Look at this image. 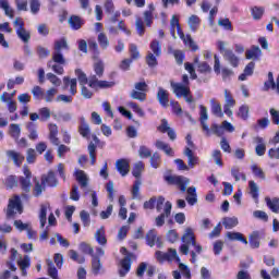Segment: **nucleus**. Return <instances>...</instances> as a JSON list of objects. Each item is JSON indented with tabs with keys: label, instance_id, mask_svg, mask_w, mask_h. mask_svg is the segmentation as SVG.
Wrapping results in <instances>:
<instances>
[{
	"label": "nucleus",
	"instance_id": "de8ad7c7",
	"mask_svg": "<svg viewBox=\"0 0 279 279\" xmlns=\"http://www.w3.org/2000/svg\"><path fill=\"white\" fill-rule=\"evenodd\" d=\"M35 186L33 189V193L35 197H40L43 195V192L45 191V184L40 183L37 178L34 179Z\"/></svg>",
	"mask_w": 279,
	"mask_h": 279
},
{
	"label": "nucleus",
	"instance_id": "58836bf2",
	"mask_svg": "<svg viewBox=\"0 0 279 279\" xmlns=\"http://www.w3.org/2000/svg\"><path fill=\"white\" fill-rule=\"evenodd\" d=\"M156 241H158V234L156 233V230L151 229L146 234V243L149 247H154Z\"/></svg>",
	"mask_w": 279,
	"mask_h": 279
},
{
	"label": "nucleus",
	"instance_id": "bb28decb",
	"mask_svg": "<svg viewBox=\"0 0 279 279\" xmlns=\"http://www.w3.org/2000/svg\"><path fill=\"white\" fill-rule=\"evenodd\" d=\"M186 193L187 195L185 199L187 204H190V206H195V203L197 202V190L195 189V186L189 187Z\"/></svg>",
	"mask_w": 279,
	"mask_h": 279
},
{
	"label": "nucleus",
	"instance_id": "6e6d98bb",
	"mask_svg": "<svg viewBox=\"0 0 279 279\" xmlns=\"http://www.w3.org/2000/svg\"><path fill=\"white\" fill-rule=\"evenodd\" d=\"M47 265H48V276H50V278L52 279H59L58 269H56L53 262L51 259H47Z\"/></svg>",
	"mask_w": 279,
	"mask_h": 279
},
{
	"label": "nucleus",
	"instance_id": "b1692460",
	"mask_svg": "<svg viewBox=\"0 0 279 279\" xmlns=\"http://www.w3.org/2000/svg\"><path fill=\"white\" fill-rule=\"evenodd\" d=\"M75 178L81 185V189H86V186H88V175H86V172H84L83 170H76Z\"/></svg>",
	"mask_w": 279,
	"mask_h": 279
},
{
	"label": "nucleus",
	"instance_id": "a19ab883",
	"mask_svg": "<svg viewBox=\"0 0 279 279\" xmlns=\"http://www.w3.org/2000/svg\"><path fill=\"white\" fill-rule=\"evenodd\" d=\"M150 50L157 58H160V56H162V46L160 45V41H158L157 39H154L150 43Z\"/></svg>",
	"mask_w": 279,
	"mask_h": 279
},
{
	"label": "nucleus",
	"instance_id": "8fccbe9b",
	"mask_svg": "<svg viewBox=\"0 0 279 279\" xmlns=\"http://www.w3.org/2000/svg\"><path fill=\"white\" fill-rule=\"evenodd\" d=\"M98 45L100 46V48L106 50L108 49V47H110V39H108V36H106L104 33H100L98 35Z\"/></svg>",
	"mask_w": 279,
	"mask_h": 279
},
{
	"label": "nucleus",
	"instance_id": "6e6552de",
	"mask_svg": "<svg viewBox=\"0 0 279 279\" xmlns=\"http://www.w3.org/2000/svg\"><path fill=\"white\" fill-rule=\"evenodd\" d=\"M24 177H20V185L24 193H29L32 191V171L27 166L23 167Z\"/></svg>",
	"mask_w": 279,
	"mask_h": 279
},
{
	"label": "nucleus",
	"instance_id": "0e129e2a",
	"mask_svg": "<svg viewBox=\"0 0 279 279\" xmlns=\"http://www.w3.org/2000/svg\"><path fill=\"white\" fill-rule=\"evenodd\" d=\"M131 99H136L137 101H145V99H147V94L133 89L131 92Z\"/></svg>",
	"mask_w": 279,
	"mask_h": 279
},
{
	"label": "nucleus",
	"instance_id": "f704fd0d",
	"mask_svg": "<svg viewBox=\"0 0 279 279\" xmlns=\"http://www.w3.org/2000/svg\"><path fill=\"white\" fill-rule=\"evenodd\" d=\"M17 38H21V40L23 43H25V45H27V43H29V40L32 39V34L29 33V31L25 29V28H17L15 29Z\"/></svg>",
	"mask_w": 279,
	"mask_h": 279
},
{
	"label": "nucleus",
	"instance_id": "603ef678",
	"mask_svg": "<svg viewBox=\"0 0 279 279\" xmlns=\"http://www.w3.org/2000/svg\"><path fill=\"white\" fill-rule=\"evenodd\" d=\"M40 121H49L51 119V109L43 107L38 110Z\"/></svg>",
	"mask_w": 279,
	"mask_h": 279
},
{
	"label": "nucleus",
	"instance_id": "4c0bfd02",
	"mask_svg": "<svg viewBox=\"0 0 279 279\" xmlns=\"http://www.w3.org/2000/svg\"><path fill=\"white\" fill-rule=\"evenodd\" d=\"M62 49H65L69 51V41H66V38H61L54 41L53 45V51H60L62 52Z\"/></svg>",
	"mask_w": 279,
	"mask_h": 279
},
{
	"label": "nucleus",
	"instance_id": "393cba45",
	"mask_svg": "<svg viewBox=\"0 0 279 279\" xmlns=\"http://www.w3.org/2000/svg\"><path fill=\"white\" fill-rule=\"evenodd\" d=\"M227 239H229V241H240V243H244V245H247V239H245V236L243 235V233L241 232H232L229 231L226 233Z\"/></svg>",
	"mask_w": 279,
	"mask_h": 279
},
{
	"label": "nucleus",
	"instance_id": "a211bd4d",
	"mask_svg": "<svg viewBox=\"0 0 279 279\" xmlns=\"http://www.w3.org/2000/svg\"><path fill=\"white\" fill-rule=\"evenodd\" d=\"M7 156L11 160H13L15 167H21V165H23V161L25 160V156L16 150H7Z\"/></svg>",
	"mask_w": 279,
	"mask_h": 279
},
{
	"label": "nucleus",
	"instance_id": "a878e982",
	"mask_svg": "<svg viewBox=\"0 0 279 279\" xmlns=\"http://www.w3.org/2000/svg\"><path fill=\"white\" fill-rule=\"evenodd\" d=\"M68 23L72 29H82L84 25V20L77 15H72L68 20Z\"/></svg>",
	"mask_w": 279,
	"mask_h": 279
},
{
	"label": "nucleus",
	"instance_id": "69168bd1",
	"mask_svg": "<svg viewBox=\"0 0 279 279\" xmlns=\"http://www.w3.org/2000/svg\"><path fill=\"white\" fill-rule=\"evenodd\" d=\"M156 54H154L153 52H148L146 56V63L148 64V66H158V60L156 59Z\"/></svg>",
	"mask_w": 279,
	"mask_h": 279
},
{
	"label": "nucleus",
	"instance_id": "864d4df0",
	"mask_svg": "<svg viewBox=\"0 0 279 279\" xmlns=\"http://www.w3.org/2000/svg\"><path fill=\"white\" fill-rule=\"evenodd\" d=\"M210 104H211L213 114L219 118L223 117V110L221 109V105L215 100H210Z\"/></svg>",
	"mask_w": 279,
	"mask_h": 279
},
{
	"label": "nucleus",
	"instance_id": "09e8293b",
	"mask_svg": "<svg viewBox=\"0 0 279 279\" xmlns=\"http://www.w3.org/2000/svg\"><path fill=\"white\" fill-rule=\"evenodd\" d=\"M248 186L251 196L253 197L255 203L258 204V185L256 184V182L250 181Z\"/></svg>",
	"mask_w": 279,
	"mask_h": 279
},
{
	"label": "nucleus",
	"instance_id": "37998d69",
	"mask_svg": "<svg viewBox=\"0 0 279 279\" xmlns=\"http://www.w3.org/2000/svg\"><path fill=\"white\" fill-rule=\"evenodd\" d=\"M36 53L39 60H45V58H49V56H51V50L44 46H37Z\"/></svg>",
	"mask_w": 279,
	"mask_h": 279
},
{
	"label": "nucleus",
	"instance_id": "ea45409f",
	"mask_svg": "<svg viewBox=\"0 0 279 279\" xmlns=\"http://www.w3.org/2000/svg\"><path fill=\"white\" fill-rule=\"evenodd\" d=\"M58 95V89L56 87L49 88L47 92H44V100L46 104H51L54 97Z\"/></svg>",
	"mask_w": 279,
	"mask_h": 279
},
{
	"label": "nucleus",
	"instance_id": "aec40b11",
	"mask_svg": "<svg viewBox=\"0 0 279 279\" xmlns=\"http://www.w3.org/2000/svg\"><path fill=\"white\" fill-rule=\"evenodd\" d=\"M155 147H157L160 151L165 153L166 156H174V151L173 148H171V146L167 143V142H162L161 140H157L155 142Z\"/></svg>",
	"mask_w": 279,
	"mask_h": 279
},
{
	"label": "nucleus",
	"instance_id": "c9c22d12",
	"mask_svg": "<svg viewBox=\"0 0 279 279\" xmlns=\"http://www.w3.org/2000/svg\"><path fill=\"white\" fill-rule=\"evenodd\" d=\"M201 23L202 20H199V16L197 15H191L187 20V25L192 32H197Z\"/></svg>",
	"mask_w": 279,
	"mask_h": 279
},
{
	"label": "nucleus",
	"instance_id": "7c9ffc66",
	"mask_svg": "<svg viewBox=\"0 0 279 279\" xmlns=\"http://www.w3.org/2000/svg\"><path fill=\"white\" fill-rule=\"evenodd\" d=\"M47 208H49L47 204L40 205L38 219L41 229L45 228V226H47Z\"/></svg>",
	"mask_w": 279,
	"mask_h": 279
},
{
	"label": "nucleus",
	"instance_id": "5701e85b",
	"mask_svg": "<svg viewBox=\"0 0 279 279\" xmlns=\"http://www.w3.org/2000/svg\"><path fill=\"white\" fill-rule=\"evenodd\" d=\"M248 243L253 250H258L260 247V232L253 231L250 234Z\"/></svg>",
	"mask_w": 279,
	"mask_h": 279
},
{
	"label": "nucleus",
	"instance_id": "2eb2a0df",
	"mask_svg": "<svg viewBox=\"0 0 279 279\" xmlns=\"http://www.w3.org/2000/svg\"><path fill=\"white\" fill-rule=\"evenodd\" d=\"M183 154L187 158V167L190 169H193L196 165H199V157L195 156L191 147H185Z\"/></svg>",
	"mask_w": 279,
	"mask_h": 279
},
{
	"label": "nucleus",
	"instance_id": "ddd939ff",
	"mask_svg": "<svg viewBox=\"0 0 279 279\" xmlns=\"http://www.w3.org/2000/svg\"><path fill=\"white\" fill-rule=\"evenodd\" d=\"M104 8L105 12L110 15V21L117 23V19L121 16V13L114 12V2L112 0H105Z\"/></svg>",
	"mask_w": 279,
	"mask_h": 279
},
{
	"label": "nucleus",
	"instance_id": "2f4dec72",
	"mask_svg": "<svg viewBox=\"0 0 279 279\" xmlns=\"http://www.w3.org/2000/svg\"><path fill=\"white\" fill-rule=\"evenodd\" d=\"M254 142L257 144V146L255 147V153L258 156H265V151H267V146L265 145L263 137H255Z\"/></svg>",
	"mask_w": 279,
	"mask_h": 279
},
{
	"label": "nucleus",
	"instance_id": "c85d7f7f",
	"mask_svg": "<svg viewBox=\"0 0 279 279\" xmlns=\"http://www.w3.org/2000/svg\"><path fill=\"white\" fill-rule=\"evenodd\" d=\"M255 66H256V64L254 62H250L245 66L244 72L239 76L240 82H245V80H247V77H250L251 75H254Z\"/></svg>",
	"mask_w": 279,
	"mask_h": 279
},
{
	"label": "nucleus",
	"instance_id": "9b49d317",
	"mask_svg": "<svg viewBox=\"0 0 279 279\" xmlns=\"http://www.w3.org/2000/svg\"><path fill=\"white\" fill-rule=\"evenodd\" d=\"M170 86L172 93H174L178 98L184 97V95H191V87L189 85H182L181 83L170 81Z\"/></svg>",
	"mask_w": 279,
	"mask_h": 279
},
{
	"label": "nucleus",
	"instance_id": "c756f323",
	"mask_svg": "<svg viewBox=\"0 0 279 279\" xmlns=\"http://www.w3.org/2000/svg\"><path fill=\"white\" fill-rule=\"evenodd\" d=\"M222 226H225L226 230H232V228H236V226H239V218L225 217L222 219Z\"/></svg>",
	"mask_w": 279,
	"mask_h": 279
},
{
	"label": "nucleus",
	"instance_id": "f3484780",
	"mask_svg": "<svg viewBox=\"0 0 279 279\" xmlns=\"http://www.w3.org/2000/svg\"><path fill=\"white\" fill-rule=\"evenodd\" d=\"M41 184H44V186H58V179H56V173H53V171H49L47 174L41 175Z\"/></svg>",
	"mask_w": 279,
	"mask_h": 279
},
{
	"label": "nucleus",
	"instance_id": "9d476101",
	"mask_svg": "<svg viewBox=\"0 0 279 279\" xmlns=\"http://www.w3.org/2000/svg\"><path fill=\"white\" fill-rule=\"evenodd\" d=\"M171 208H173L171 202H166L163 213L155 218V223L157 228H162V226H165V219L171 217Z\"/></svg>",
	"mask_w": 279,
	"mask_h": 279
},
{
	"label": "nucleus",
	"instance_id": "dca6fc26",
	"mask_svg": "<svg viewBox=\"0 0 279 279\" xmlns=\"http://www.w3.org/2000/svg\"><path fill=\"white\" fill-rule=\"evenodd\" d=\"M157 101L162 108H169V92L162 87H158Z\"/></svg>",
	"mask_w": 279,
	"mask_h": 279
},
{
	"label": "nucleus",
	"instance_id": "7ed1b4c3",
	"mask_svg": "<svg viewBox=\"0 0 279 279\" xmlns=\"http://www.w3.org/2000/svg\"><path fill=\"white\" fill-rule=\"evenodd\" d=\"M170 25H171V36L173 38H175V29H177L178 35L181 38V40H183V43H185V45H189V47L193 51H197V49H198L197 44H195L193 38H191V35H187L185 37L184 33L182 32V28H180V20L178 19V16H175V15L172 16V19L170 21Z\"/></svg>",
	"mask_w": 279,
	"mask_h": 279
},
{
	"label": "nucleus",
	"instance_id": "cd10ccee",
	"mask_svg": "<svg viewBox=\"0 0 279 279\" xmlns=\"http://www.w3.org/2000/svg\"><path fill=\"white\" fill-rule=\"evenodd\" d=\"M148 8L149 10L144 12V23L147 27H151V23H154V11L156 8H154L153 3H150Z\"/></svg>",
	"mask_w": 279,
	"mask_h": 279
},
{
	"label": "nucleus",
	"instance_id": "4468645a",
	"mask_svg": "<svg viewBox=\"0 0 279 279\" xmlns=\"http://www.w3.org/2000/svg\"><path fill=\"white\" fill-rule=\"evenodd\" d=\"M132 258H134V254H130L122 259L121 269L119 270L121 278L126 276L130 269L132 268Z\"/></svg>",
	"mask_w": 279,
	"mask_h": 279
},
{
	"label": "nucleus",
	"instance_id": "3c124183",
	"mask_svg": "<svg viewBox=\"0 0 279 279\" xmlns=\"http://www.w3.org/2000/svg\"><path fill=\"white\" fill-rule=\"evenodd\" d=\"M52 61H54L56 64H66V59L64 58V54L57 50L52 51Z\"/></svg>",
	"mask_w": 279,
	"mask_h": 279
},
{
	"label": "nucleus",
	"instance_id": "4be33fe9",
	"mask_svg": "<svg viewBox=\"0 0 279 279\" xmlns=\"http://www.w3.org/2000/svg\"><path fill=\"white\" fill-rule=\"evenodd\" d=\"M63 84L65 88H69L70 86L71 95H77V78H70L69 76H64Z\"/></svg>",
	"mask_w": 279,
	"mask_h": 279
},
{
	"label": "nucleus",
	"instance_id": "4d7b16f0",
	"mask_svg": "<svg viewBox=\"0 0 279 279\" xmlns=\"http://www.w3.org/2000/svg\"><path fill=\"white\" fill-rule=\"evenodd\" d=\"M95 151H97V146L95 145V143L90 142L88 145V154L92 165H95V162H97V155L95 154Z\"/></svg>",
	"mask_w": 279,
	"mask_h": 279
},
{
	"label": "nucleus",
	"instance_id": "6ab92c4d",
	"mask_svg": "<svg viewBox=\"0 0 279 279\" xmlns=\"http://www.w3.org/2000/svg\"><path fill=\"white\" fill-rule=\"evenodd\" d=\"M78 132L83 138H90V125L86 123V118H80Z\"/></svg>",
	"mask_w": 279,
	"mask_h": 279
},
{
	"label": "nucleus",
	"instance_id": "412c9836",
	"mask_svg": "<svg viewBox=\"0 0 279 279\" xmlns=\"http://www.w3.org/2000/svg\"><path fill=\"white\" fill-rule=\"evenodd\" d=\"M116 167L123 178H125V175L130 173V162H128V159L117 160Z\"/></svg>",
	"mask_w": 279,
	"mask_h": 279
},
{
	"label": "nucleus",
	"instance_id": "bf43d9fd",
	"mask_svg": "<svg viewBox=\"0 0 279 279\" xmlns=\"http://www.w3.org/2000/svg\"><path fill=\"white\" fill-rule=\"evenodd\" d=\"M94 71L96 73V77H104V61H96L94 63Z\"/></svg>",
	"mask_w": 279,
	"mask_h": 279
},
{
	"label": "nucleus",
	"instance_id": "79ce46f5",
	"mask_svg": "<svg viewBox=\"0 0 279 279\" xmlns=\"http://www.w3.org/2000/svg\"><path fill=\"white\" fill-rule=\"evenodd\" d=\"M95 239L99 245H106V243H108V240L106 239V230H104V227L96 231Z\"/></svg>",
	"mask_w": 279,
	"mask_h": 279
},
{
	"label": "nucleus",
	"instance_id": "423d86ee",
	"mask_svg": "<svg viewBox=\"0 0 279 279\" xmlns=\"http://www.w3.org/2000/svg\"><path fill=\"white\" fill-rule=\"evenodd\" d=\"M155 258L158 263H165L167 260H177L178 263H180V257H178V251H175V248H169L167 253L157 251L155 253Z\"/></svg>",
	"mask_w": 279,
	"mask_h": 279
},
{
	"label": "nucleus",
	"instance_id": "338daca9",
	"mask_svg": "<svg viewBox=\"0 0 279 279\" xmlns=\"http://www.w3.org/2000/svg\"><path fill=\"white\" fill-rule=\"evenodd\" d=\"M160 162H161L160 154L155 153L153 156L150 155V166L154 169H158V167H160Z\"/></svg>",
	"mask_w": 279,
	"mask_h": 279
},
{
	"label": "nucleus",
	"instance_id": "052dcab7",
	"mask_svg": "<svg viewBox=\"0 0 279 279\" xmlns=\"http://www.w3.org/2000/svg\"><path fill=\"white\" fill-rule=\"evenodd\" d=\"M129 53L131 56V60H138L141 58V52L138 51V47L136 45L131 44L129 46Z\"/></svg>",
	"mask_w": 279,
	"mask_h": 279
},
{
	"label": "nucleus",
	"instance_id": "c03bdc74",
	"mask_svg": "<svg viewBox=\"0 0 279 279\" xmlns=\"http://www.w3.org/2000/svg\"><path fill=\"white\" fill-rule=\"evenodd\" d=\"M33 98L37 99L38 101L43 100L45 97V89L43 87L36 85L31 90Z\"/></svg>",
	"mask_w": 279,
	"mask_h": 279
},
{
	"label": "nucleus",
	"instance_id": "e433bc0d",
	"mask_svg": "<svg viewBox=\"0 0 279 279\" xmlns=\"http://www.w3.org/2000/svg\"><path fill=\"white\" fill-rule=\"evenodd\" d=\"M266 205L268 206V208L271 210V213H279V198L275 197V198H269L266 197L265 198Z\"/></svg>",
	"mask_w": 279,
	"mask_h": 279
},
{
	"label": "nucleus",
	"instance_id": "473e14b6",
	"mask_svg": "<svg viewBox=\"0 0 279 279\" xmlns=\"http://www.w3.org/2000/svg\"><path fill=\"white\" fill-rule=\"evenodd\" d=\"M9 134L14 138V141H19L21 138V124L12 123L9 125Z\"/></svg>",
	"mask_w": 279,
	"mask_h": 279
},
{
	"label": "nucleus",
	"instance_id": "f8f14e48",
	"mask_svg": "<svg viewBox=\"0 0 279 279\" xmlns=\"http://www.w3.org/2000/svg\"><path fill=\"white\" fill-rule=\"evenodd\" d=\"M201 128L203 130V132L205 133L206 136H210V128L208 126V123L206 121H208V109L206 107H204V105H201Z\"/></svg>",
	"mask_w": 279,
	"mask_h": 279
},
{
	"label": "nucleus",
	"instance_id": "39448f33",
	"mask_svg": "<svg viewBox=\"0 0 279 279\" xmlns=\"http://www.w3.org/2000/svg\"><path fill=\"white\" fill-rule=\"evenodd\" d=\"M16 213H20V215L21 213H23V205L21 204V197L19 195H13V197L9 199V205L7 208L8 219H11V217H14Z\"/></svg>",
	"mask_w": 279,
	"mask_h": 279
},
{
	"label": "nucleus",
	"instance_id": "49530a36",
	"mask_svg": "<svg viewBox=\"0 0 279 279\" xmlns=\"http://www.w3.org/2000/svg\"><path fill=\"white\" fill-rule=\"evenodd\" d=\"M197 72L202 73L203 75H208L213 73V68L206 61H201L197 66Z\"/></svg>",
	"mask_w": 279,
	"mask_h": 279
},
{
	"label": "nucleus",
	"instance_id": "72a5a7b5",
	"mask_svg": "<svg viewBox=\"0 0 279 279\" xmlns=\"http://www.w3.org/2000/svg\"><path fill=\"white\" fill-rule=\"evenodd\" d=\"M262 50L258 46H253L250 50H246V60H256L260 56Z\"/></svg>",
	"mask_w": 279,
	"mask_h": 279
},
{
	"label": "nucleus",
	"instance_id": "680f3d73",
	"mask_svg": "<svg viewBox=\"0 0 279 279\" xmlns=\"http://www.w3.org/2000/svg\"><path fill=\"white\" fill-rule=\"evenodd\" d=\"M69 256L72 260H75V263H78V265H82L86 262V258L84 256H80L74 250L69 251Z\"/></svg>",
	"mask_w": 279,
	"mask_h": 279
},
{
	"label": "nucleus",
	"instance_id": "1a4fd4ad",
	"mask_svg": "<svg viewBox=\"0 0 279 279\" xmlns=\"http://www.w3.org/2000/svg\"><path fill=\"white\" fill-rule=\"evenodd\" d=\"M234 106H236V100H234L230 90L225 89V106H223L225 114H227L228 117H232L233 114L232 108H234Z\"/></svg>",
	"mask_w": 279,
	"mask_h": 279
},
{
	"label": "nucleus",
	"instance_id": "13d9d810",
	"mask_svg": "<svg viewBox=\"0 0 279 279\" xmlns=\"http://www.w3.org/2000/svg\"><path fill=\"white\" fill-rule=\"evenodd\" d=\"M4 185L7 186V189H14L19 186V181L16 180V177L9 175L4 180Z\"/></svg>",
	"mask_w": 279,
	"mask_h": 279
},
{
	"label": "nucleus",
	"instance_id": "a18cd8bd",
	"mask_svg": "<svg viewBox=\"0 0 279 279\" xmlns=\"http://www.w3.org/2000/svg\"><path fill=\"white\" fill-rule=\"evenodd\" d=\"M99 271H101V259H99L97 256H94L92 259V272L94 276H99Z\"/></svg>",
	"mask_w": 279,
	"mask_h": 279
},
{
	"label": "nucleus",
	"instance_id": "774afa93",
	"mask_svg": "<svg viewBox=\"0 0 279 279\" xmlns=\"http://www.w3.org/2000/svg\"><path fill=\"white\" fill-rule=\"evenodd\" d=\"M144 169L145 163H143V161H138L137 163H135L132 174L134 175V178H138L141 173H143Z\"/></svg>",
	"mask_w": 279,
	"mask_h": 279
},
{
	"label": "nucleus",
	"instance_id": "0eeeda50",
	"mask_svg": "<svg viewBox=\"0 0 279 279\" xmlns=\"http://www.w3.org/2000/svg\"><path fill=\"white\" fill-rule=\"evenodd\" d=\"M165 180L166 182H168V184H175L177 186H179L182 193L186 191L187 184H191V180L182 175H168L165 178Z\"/></svg>",
	"mask_w": 279,
	"mask_h": 279
},
{
	"label": "nucleus",
	"instance_id": "20e7f679",
	"mask_svg": "<svg viewBox=\"0 0 279 279\" xmlns=\"http://www.w3.org/2000/svg\"><path fill=\"white\" fill-rule=\"evenodd\" d=\"M218 49L220 53H222L225 60L231 64L234 69L239 66V57L234 54V52L231 49L226 48V43L225 41H218Z\"/></svg>",
	"mask_w": 279,
	"mask_h": 279
},
{
	"label": "nucleus",
	"instance_id": "f03ea898",
	"mask_svg": "<svg viewBox=\"0 0 279 279\" xmlns=\"http://www.w3.org/2000/svg\"><path fill=\"white\" fill-rule=\"evenodd\" d=\"M75 75L81 86H86V84L88 83L89 88H112V86L114 85V82L99 81V78H97V75H90L88 80L86 73H84V71L80 69L75 70Z\"/></svg>",
	"mask_w": 279,
	"mask_h": 279
},
{
	"label": "nucleus",
	"instance_id": "f257e3e1",
	"mask_svg": "<svg viewBox=\"0 0 279 279\" xmlns=\"http://www.w3.org/2000/svg\"><path fill=\"white\" fill-rule=\"evenodd\" d=\"M181 241L183 243L180 246L181 254H183L184 256H187L189 250H191V247H194V250L191 251V256H192L191 262L197 263V254H202V252H204V248L202 247V245L197 244L193 229H191V228L185 229V231L181 238Z\"/></svg>",
	"mask_w": 279,
	"mask_h": 279
},
{
	"label": "nucleus",
	"instance_id": "5fc2aeb1",
	"mask_svg": "<svg viewBox=\"0 0 279 279\" xmlns=\"http://www.w3.org/2000/svg\"><path fill=\"white\" fill-rule=\"evenodd\" d=\"M26 130H28V132H29L28 138L31 141H37L38 140V130H36V128H34V123L29 122L26 125Z\"/></svg>",
	"mask_w": 279,
	"mask_h": 279
},
{
	"label": "nucleus",
	"instance_id": "e2e57ef3",
	"mask_svg": "<svg viewBox=\"0 0 279 279\" xmlns=\"http://www.w3.org/2000/svg\"><path fill=\"white\" fill-rule=\"evenodd\" d=\"M238 117H240V119H243L245 121L250 117V106L242 105L239 108Z\"/></svg>",
	"mask_w": 279,
	"mask_h": 279
}]
</instances>
